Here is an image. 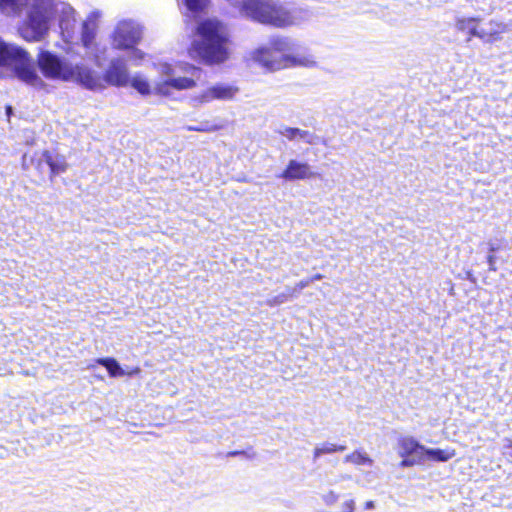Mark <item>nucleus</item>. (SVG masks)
Segmentation results:
<instances>
[{"instance_id": "58836bf2", "label": "nucleus", "mask_w": 512, "mask_h": 512, "mask_svg": "<svg viewBox=\"0 0 512 512\" xmlns=\"http://www.w3.org/2000/svg\"><path fill=\"white\" fill-rule=\"evenodd\" d=\"M227 1H228V2H231V4L234 6L235 2H232L231 0H227ZM239 2H240V1H236V3H239ZM235 7H238V8H239V6H238V5H235Z\"/></svg>"}, {"instance_id": "aec40b11", "label": "nucleus", "mask_w": 512, "mask_h": 512, "mask_svg": "<svg viewBox=\"0 0 512 512\" xmlns=\"http://www.w3.org/2000/svg\"><path fill=\"white\" fill-rule=\"evenodd\" d=\"M129 84L141 95H149L151 92L148 80L140 74L129 77Z\"/></svg>"}, {"instance_id": "5701e85b", "label": "nucleus", "mask_w": 512, "mask_h": 512, "mask_svg": "<svg viewBox=\"0 0 512 512\" xmlns=\"http://www.w3.org/2000/svg\"><path fill=\"white\" fill-rule=\"evenodd\" d=\"M225 127V123L223 121L215 124H211L209 121L201 122L199 125H189L186 127L188 131H197V132H215L221 130Z\"/></svg>"}, {"instance_id": "cd10ccee", "label": "nucleus", "mask_w": 512, "mask_h": 512, "mask_svg": "<svg viewBox=\"0 0 512 512\" xmlns=\"http://www.w3.org/2000/svg\"><path fill=\"white\" fill-rule=\"evenodd\" d=\"M321 498L325 504L332 505L338 501L339 496L334 491H328Z\"/></svg>"}, {"instance_id": "a19ab883", "label": "nucleus", "mask_w": 512, "mask_h": 512, "mask_svg": "<svg viewBox=\"0 0 512 512\" xmlns=\"http://www.w3.org/2000/svg\"><path fill=\"white\" fill-rule=\"evenodd\" d=\"M496 250V248L494 246L491 245L490 247V252H494Z\"/></svg>"}, {"instance_id": "f704fd0d", "label": "nucleus", "mask_w": 512, "mask_h": 512, "mask_svg": "<svg viewBox=\"0 0 512 512\" xmlns=\"http://www.w3.org/2000/svg\"><path fill=\"white\" fill-rule=\"evenodd\" d=\"M322 278H323V276L321 274H316V275L312 276L311 278H309V280H311V283H313L314 281L320 280Z\"/></svg>"}, {"instance_id": "a878e982", "label": "nucleus", "mask_w": 512, "mask_h": 512, "mask_svg": "<svg viewBox=\"0 0 512 512\" xmlns=\"http://www.w3.org/2000/svg\"><path fill=\"white\" fill-rule=\"evenodd\" d=\"M184 2L186 7L193 12L203 10L208 4V0H184Z\"/></svg>"}, {"instance_id": "393cba45", "label": "nucleus", "mask_w": 512, "mask_h": 512, "mask_svg": "<svg viewBox=\"0 0 512 512\" xmlns=\"http://www.w3.org/2000/svg\"><path fill=\"white\" fill-rule=\"evenodd\" d=\"M130 49H131V52L129 55V60L133 63V65L140 66L142 64V61L146 57V53H144L140 49H137L134 47L130 48Z\"/></svg>"}, {"instance_id": "c9c22d12", "label": "nucleus", "mask_w": 512, "mask_h": 512, "mask_svg": "<svg viewBox=\"0 0 512 512\" xmlns=\"http://www.w3.org/2000/svg\"><path fill=\"white\" fill-rule=\"evenodd\" d=\"M94 62L95 64L100 67L101 66V63H100V59H99V56L97 54H94Z\"/></svg>"}, {"instance_id": "9b49d317", "label": "nucleus", "mask_w": 512, "mask_h": 512, "mask_svg": "<svg viewBox=\"0 0 512 512\" xmlns=\"http://www.w3.org/2000/svg\"><path fill=\"white\" fill-rule=\"evenodd\" d=\"M99 17L98 12H92L85 21L82 23L81 29V43L83 47L88 51H93L95 46V36L97 31V19Z\"/></svg>"}, {"instance_id": "0eeeda50", "label": "nucleus", "mask_w": 512, "mask_h": 512, "mask_svg": "<svg viewBox=\"0 0 512 512\" xmlns=\"http://www.w3.org/2000/svg\"><path fill=\"white\" fill-rule=\"evenodd\" d=\"M157 70L162 80L155 85V91L165 96L169 95L172 89L186 90L195 87L196 80L200 79L201 75V69L190 64L173 67L168 63H159Z\"/></svg>"}, {"instance_id": "f3484780", "label": "nucleus", "mask_w": 512, "mask_h": 512, "mask_svg": "<svg viewBox=\"0 0 512 512\" xmlns=\"http://www.w3.org/2000/svg\"><path fill=\"white\" fill-rule=\"evenodd\" d=\"M480 21L478 18H458L456 21V28L462 32H469L471 36L478 37L481 39L483 36L482 28H477V22Z\"/></svg>"}, {"instance_id": "9d476101", "label": "nucleus", "mask_w": 512, "mask_h": 512, "mask_svg": "<svg viewBox=\"0 0 512 512\" xmlns=\"http://www.w3.org/2000/svg\"><path fill=\"white\" fill-rule=\"evenodd\" d=\"M237 92L238 88L234 86L227 84H216L208 87L202 93L191 97V103L192 106L197 107L214 100H231Z\"/></svg>"}, {"instance_id": "6e6552de", "label": "nucleus", "mask_w": 512, "mask_h": 512, "mask_svg": "<svg viewBox=\"0 0 512 512\" xmlns=\"http://www.w3.org/2000/svg\"><path fill=\"white\" fill-rule=\"evenodd\" d=\"M102 87L95 91H100L106 88V85L114 87H125L129 84V69L126 60L122 57L112 58L104 70L103 75L100 76Z\"/></svg>"}, {"instance_id": "4468645a", "label": "nucleus", "mask_w": 512, "mask_h": 512, "mask_svg": "<svg viewBox=\"0 0 512 512\" xmlns=\"http://www.w3.org/2000/svg\"><path fill=\"white\" fill-rule=\"evenodd\" d=\"M277 132L290 141L302 140L307 144H316L317 136L308 130L283 126Z\"/></svg>"}, {"instance_id": "2f4dec72", "label": "nucleus", "mask_w": 512, "mask_h": 512, "mask_svg": "<svg viewBox=\"0 0 512 512\" xmlns=\"http://www.w3.org/2000/svg\"><path fill=\"white\" fill-rule=\"evenodd\" d=\"M504 454L512 457V440L506 439L503 445Z\"/></svg>"}, {"instance_id": "dca6fc26", "label": "nucleus", "mask_w": 512, "mask_h": 512, "mask_svg": "<svg viewBox=\"0 0 512 512\" xmlns=\"http://www.w3.org/2000/svg\"><path fill=\"white\" fill-rule=\"evenodd\" d=\"M28 0H0V11L6 16H18Z\"/></svg>"}, {"instance_id": "1a4fd4ad", "label": "nucleus", "mask_w": 512, "mask_h": 512, "mask_svg": "<svg viewBox=\"0 0 512 512\" xmlns=\"http://www.w3.org/2000/svg\"><path fill=\"white\" fill-rule=\"evenodd\" d=\"M141 34V27L136 22L120 21L114 30L112 44L119 50L133 48L140 41Z\"/></svg>"}, {"instance_id": "f257e3e1", "label": "nucleus", "mask_w": 512, "mask_h": 512, "mask_svg": "<svg viewBox=\"0 0 512 512\" xmlns=\"http://www.w3.org/2000/svg\"><path fill=\"white\" fill-rule=\"evenodd\" d=\"M56 16H59L62 34L70 37L75 27V10L65 2L54 0H33L20 27V35L29 42L42 41Z\"/></svg>"}, {"instance_id": "20e7f679", "label": "nucleus", "mask_w": 512, "mask_h": 512, "mask_svg": "<svg viewBox=\"0 0 512 512\" xmlns=\"http://www.w3.org/2000/svg\"><path fill=\"white\" fill-rule=\"evenodd\" d=\"M199 40L192 44V52L204 62L213 64L224 62L228 58L227 27L216 19H207L197 27Z\"/></svg>"}, {"instance_id": "412c9836", "label": "nucleus", "mask_w": 512, "mask_h": 512, "mask_svg": "<svg viewBox=\"0 0 512 512\" xmlns=\"http://www.w3.org/2000/svg\"><path fill=\"white\" fill-rule=\"evenodd\" d=\"M97 362L107 369L111 377L123 376L125 374L124 370L114 358H100Z\"/></svg>"}, {"instance_id": "ddd939ff", "label": "nucleus", "mask_w": 512, "mask_h": 512, "mask_svg": "<svg viewBox=\"0 0 512 512\" xmlns=\"http://www.w3.org/2000/svg\"><path fill=\"white\" fill-rule=\"evenodd\" d=\"M399 447H400L399 455L401 457L413 456V457L424 459V453L426 451V447L421 445L413 437H410V436L402 437L399 440Z\"/></svg>"}, {"instance_id": "b1692460", "label": "nucleus", "mask_w": 512, "mask_h": 512, "mask_svg": "<svg viewBox=\"0 0 512 512\" xmlns=\"http://www.w3.org/2000/svg\"><path fill=\"white\" fill-rule=\"evenodd\" d=\"M346 446L336 445L330 442L323 443L314 449V459H318L323 454H331L334 452L344 451Z\"/></svg>"}, {"instance_id": "72a5a7b5", "label": "nucleus", "mask_w": 512, "mask_h": 512, "mask_svg": "<svg viewBox=\"0 0 512 512\" xmlns=\"http://www.w3.org/2000/svg\"><path fill=\"white\" fill-rule=\"evenodd\" d=\"M374 506H375V505H374V502H373V501H367V502L365 503V507H364V508H365L366 510H370V509H373V508H374Z\"/></svg>"}, {"instance_id": "f8f14e48", "label": "nucleus", "mask_w": 512, "mask_h": 512, "mask_svg": "<svg viewBox=\"0 0 512 512\" xmlns=\"http://www.w3.org/2000/svg\"><path fill=\"white\" fill-rule=\"evenodd\" d=\"M280 177L287 181L303 180L312 177V172L310 171L309 164L290 160Z\"/></svg>"}, {"instance_id": "c756f323", "label": "nucleus", "mask_w": 512, "mask_h": 512, "mask_svg": "<svg viewBox=\"0 0 512 512\" xmlns=\"http://www.w3.org/2000/svg\"><path fill=\"white\" fill-rule=\"evenodd\" d=\"M292 296L293 295H289V288H287L285 293H282L274 297L272 300H269V303L270 305H279L287 301V299Z\"/></svg>"}, {"instance_id": "423d86ee", "label": "nucleus", "mask_w": 512, "mask_h": 512, "mask_svg": "<svg viewBox=\"0 0 512 512\" xmlns=\"http://www.w3.org/2000/svg\"><path fill=\"white\" fill-rule=\"evenodd\" d=\"M0 66H10L18 79L35 88L44 86L43 80L38 76L34 61L23 48L6 43L0 38Z\"/></svg>"}, {"instance_id": "4c0bfd02", "label": "nucleus", "mask_w": 512, "mask_h": 512, "mask_svg": "<svg viewBox=\"0 0 512 512\" xmlns=\"http://www.w3.org/2000/svg\"><path fill=\"white\" fill-rule=\"evenodd\" d=\"M227 1H228V2H231V4L234 6L235 2H232L231 0H227ZM239 2H240V1H236V3H239ZM235 7H238V8H239V6H238V5H235Z\"/></svg>"}, {"instance_id": "2eb2a0df", "label": "nucleus", "mask_w": 512, "mask_h": 512, "mask_svg": "<svg viewBox=\"0 0 512 512\" xmlns=\"http://www.w3.org/2000/svg\"><path fill=\"white\" fill-rule=\"evenodd\" d=\"M509 30L510 27L506 23L490 21L487 28H482L483 36H481V39L485 42H493L500 38V34Z\"/></svg>"}, {"instance_id": "39448f33", "label": "nucleus", "mask_w": 512, "mask_h": 512, "mask_svg": "<svg viewBox=\"0 0 512 512\" xmlns=\"http://www.w3.org/2000/svg\"><path fill=\"white\" fill-rule=\"evenodd\" d=\"M297 44L287 37L271 39L269 48H260L254 53V59L270 71H276L292 66L312 68L316 61L311 55L291 56L286 53L293 52Z\"/></svg>"}, {"instance_id": "7c9ffc66", "label": "nucleus", "mask_w": 512, "mask_h": 512, "mask_svg": "<svg viewBox=\"0 0 512 512\" xmlns=\"http://www.w3.org/2000/svg\"><path fill=\"white\" fill-rule=\"evenodd\" d=\"M354 507H355V502L353 499H349V500L343 502L341 505L342 512H353Z\"/></svg>"}, {"instance_id": "7ed1b4c3", "label": "nucleus", "mask_w": 512, "mask_h": 512, "mask_svg": "<svg viewBox=\"0 0 512 512\" xmlns=\"http://www.w3.org/2000/svg\"><path fill=\"white\" fill-rule=\"evenodd\" d=\"M234 5L239 6L240 14L246 18L280 28L297 25L309 17L305 10H289L269 0H242Z\"/></svg>"}, {"instance_id": "c85d7f7f", "label": "nucleus", "mask_w": 512, "mask_h": 512, "mask_svg": "<svg viewBox=\"0 0 512 512\" xmlns=\"http://www.w3.org/2000/svg\"><path fill=\"white\" fill-rule=\"evenodd\" d=\"M311 284V280L309 278L301 280L296 284L294 288H289V295H294L295 293H299L301 290L306 288Z\"/></svg>"}, {"instance_id": "ea45409f", "label": "nucleus", "mask_w": 512, "mask_h": 512, "mask_svg": "<svg viewBox=\"0 0 512 512\" xmlns=\"http://www.w3.org/2000/svg\"><path fill=\"white\" fill-rule=\"evenodd\" d=\"M6 110H7V113L9 114V113H11L12 108H11L10 106H8V107L6 108Z\"/></svg>"}, {"instance_id": "a211bd4d", "label": "nucleus", "mask_w": 512, "mask_h": 512, "mask_svg": "<svg viewBox=\"0 0 512 512\" xmlns=\"http://www.w3.org/2000/svg\"><path fill=\"white\" fill-rule=\"evenodd\" d=\"M43 158L46 163L49 165L51 173L54 175H58L64 173L67 169V163L63 156H53L48 151L43 153Z\"/></svg>"}, {"instance_id": "6ab92c4d", "label": "nucleus", "mask_w": 512, "mask_h": 512, "mask_svg": "<svg viewBox=\"0 0 512 512\" xmlns=\"http://www.w3.org/2000/svg\"><path fill=\"white\" fill-rule=\"evenodd\" d=\"M455 456V451L453 449H432L426 448L424 453V458L426 457L428 460L438 461V462H446Z\"/></svg>"}, {"instance_id": "473e14b6", "label": "nucleus", "mask_w": 512, "mask_h": 512, "mask_svg": "<svg viewBox=\"0 0 512 512\" xmlns=\"http://www.w3.org/2000/svg\"><path fill=\"white\" fill-rule=\"evenodd\" d=\"M487 261H488V264H489V269L492 270V271H495L496 270V267H495V256L492 255V254L488 255Z\"/></svg>"}, {"instance_id": "e433bc0d", "label": "nucleus", "mask_w": 512, "mask_h": 512, "mask_svg": "<svg viewBox=\"0 0 512 512\" xmlns=\"http://www.w3.org/2000/svg\"><path fill=\"white\" fill-rule=\"evenodd\" d=\"M227 1H228V2H231V4L234 6L235 2H232L231 0H227ZM239 2H240V1H236V3H239ZM235 7H238V8H239V6H238V5H235Z\"/></svg>"}, {"instance_id": "f03ea898", "label": "nucleus", "mask_w": 512, "mask_h": 512, "mask_svg": "<svg viewBox=\"0 0 512 512\" xmlns=\"http://www.w3.org/2000/svg\"><path fill=\"white\" fill-rule=\"evenodd\" d=\"M37 65L44 77L52 80L76 82L88 90L102 87L98 73L84 64H72L50 51L41 50Z\"/></svg>"}, {"instance_id": "bb28decb", "label": "nucleus", "mask_w": 512, "mask_h": 512, "mask_svg": "<svg viewBox=\"0 0 512 512\" xmlns=\"http://www.w3.org/2000/svg\"><path fill=\"white\" fill-rule=\"evenodd\" d=\"M402 458H403V460L400 462V466L402 468H407V467L414 466L416 464H420L424 460V459L413 457V456L402 457Z\"/></svg>"}, {"instance_id": "4be33fe9", "label": "nucleus", "mask_w": 512, "mask_h": 512, "mask_svg": "<svg viewBox=\"0 0 512 512\" xmlns=\"http://www.w3.org/2000/svg\"><path fill=\"white\" fill-rule=\"evenodd\" d=\"M345 462L353 463L355 465H363L371 467L373 460L366 454L360 451H354L347 455L344 459Z\"/></svg>"}]
</instances>
